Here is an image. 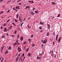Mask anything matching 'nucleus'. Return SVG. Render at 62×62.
Returning a JSON list of instances; mask_svg holds the SVG:
<instances>
[{
    "mask_svg": "<svg viewBox=\"0 0 62 62\" xmlns=\"http://www.w3.org/2000/svg\"><path fill=\"white\" fill-rule=\"evenodd\" d=\"M8 50H11L12 49V48H11V46H10L8 48Z\"/></svg>",
    "mask_w": 62,
    "mask_h": 62,
    "instance_id": "obj_15",
    "label": "nucleus"
},
{
    "mask_svg": "<svg viewBox=\"0 0 62 62\" xmlns=\"http://www.w3.org/2000/svg\"><path fill=\"white\" fill-rule=\"evenodd\" d=\"M3 1V0H0V1L1 2H2Z\"/></svg>",
    "mask_w": 62,
    "mask_h": 62,
    "instance_id": "obj_61",
    "label": "nucleus"
},
{
    "mask_svg": "<svg viewBox=\"0 0 62 62\" xmlns=\"http://www.w3.org/2000/svg\"><path fill=\"white\" fill-rule=\"evenodd\" d=\"M39 29H42V27L41 26L39 27Z\"/></svg>",
    "mask_w": 62,
    "mask_h": 62,
    "instance_id": "obj_26",
    "label": "nucleus"
},
{
    "mask_svg": "<svg viewBox=\"0 0 62 62\" xmlns=\"http://www.w3.org/2000/svg\"><path fill=\"white\" fill-rule=\"evenodd\" d=\"M41 58V57L40 56L39 57V56H37L36 59H40V60Z\"/></svg>",
    "mask_w": 62,
    "mask_h": 62,
    "instance_id": "obj_11",
    "label": "nucleus"
},
{
    "mask_svg": "<svg viewBox=\"0 0 62 62\" xmlns=\"http://www.w3.org/2000/svg\"><path fill=\"white\" fill-rule=\"evenodd\" d=\"M47 34L46 35V36H49L50 35L49 34V32L47 33Z\"/></svg>",
    "mask_w": 62,
    "mask_h": 62,
    "instance_id": "obj_27",
    "label": "nucleus"
},
{
    "mask_svg": "<svg viewBox=\"0 0 62 62\" xmlns=\"http://www.w3.org/2000/svg\"><path fill=\"white\" fill-rule=\"evenodd\" d=\"M28 40L29 42H30V41H31V39H28Z\"/></svg>",
    "mask_w": 62,
    "mask_h": 62,
    "instance_id": "obj_35",
    "label": "nucleus"
},
{
    "mask_svg": "<svg viewBox=\"0 0 62 62\" xmlns=\"http://www.w3.org/2000/svg\"><path fill=\"white\" fill-rule=\"evenodd\" d=\"M16 18H18L19 17V15L18 14H17L16 15Z\"/></svg>",
    "mask_w": 62,
    "mask_h": 62,
    "instance_id": "obj_30",
    "label": "nucleus"
},
{
    "mask_svg": "<svg viewBox=\"0 0 62 62\" xmlns=\"http://www.w3.org/2000/svg\"><path fill=\"white\" fill-rule=\"evenodd\" d=\"M16 43H19V39H17L16 40Z\"/></svg>",
    "mask_w": 62,
    "mask_h": 62,
    "instance_id": "obj_10",
    "label": "nucleus"
},
{
    "mask_svg": "<svg viewBox=\"0 0 62 62\" xmlns=\"http://www.w3.org/2000/svg\"><path fill=\"white\" fill-rule=\"evenodd\" d=\"M28 28H29L30 27V26H29V25H28Z\"/></svg>",
    "mask_w": 62,
    "mask_h": 62,
    "instance_id": "obj_53",
    "label": "nucleus"
},
{
    "mask_svg": "<svg viewBox=\"0 0 62 62\" xmlns=\"http://www.w3.org/2000/svg\"><path fill=\"white\" fill-rule=\"evenodd\" d=\"M40 24H42V25L44 24V23L42 22H41V21H40Z\"/></svg>",
    "mask_w": 62,
    "mask_h": 62,
    "instance_id": "obj_20",
    "label": "nucleus"
},
{
    "mask_svg": "<svg viewBox=\"0 0 62 62\" xmlns=\"http://www.w3.org/2000/svg\"><path fill=\"white\" fill-rule=\"evenodd\" d=\"M16 44H17V45H19V43H17L15 42L14 43L13 45V46L14 47H15V46Z\"/></svg>",
    "mask_w": 62,
    "mask_h": 62,
    "instance_id": "obj_3",
    "label": "nucleus"
},
{
    "mask_svg": "<svg viewBox=\"0 0 62 62\" xmlns=\"http://www.w3.org/2000/svg\"><path fill=\"white\" fill-rule=\"evenodd\" d=\"M36 46V45H35V44H33L31 46L32 47H35Z\"/></svg>",
    "mask_w": 62,
    "mask_h": 62,
    "instance_id": "obj_19",
    "label": "nucleus"
},
{
    "mask_svg": "<svg viewBox=\"0 0 62 62\" xmlns=\"http://www.w3.org/2000/svg\"><path fill=\"white\" fill-rule=\"evenodd\" d=\"M4 32H7V27H6L4 29Z\"/></svg>",
    "mask_w": 62,
    "mask_h": 62,
    "instance_id": "obj_6",
    "label": "nucleus"
},
{
    "mask_svg": "<svg viewBox=\"0 0 62 62\" xmlns=\"http://www.w3.org/2000/svg\"><path fill=\"white\" fill-rule=\"evenodd\" d=\"M6 35L7 36H8L9 35L8 34V33H6Z\"/></svg>",
    "mask_w": 62,
    "mask_h": 62,
    "instance_id": "obj_50",
    "label": "nucleus"
},
{
    "mask_svg": "<svg viewBox=\"0 0 62 62\" xmlns=\"http://www.w3.org/2000/svg\"><path fill=\"white\" fill-rule=\"evenodd\" d=\"M19 21H20V22H22V21H23V20L22 19H21V18L20 16H19Z\"/></svg>",
    "mask_w": 62,
    "mask_h": 62,
    "instance_id": "obj_12",
    "label": "nucleus"
},
{
    "mask_svg": "<svg viewBox=\"0 0 62 62\" xmlns=\"http://www.w3.org/2000/svg\"><path fill=\"white\" fill-rule=\"evenodd\" d=\"M18 51L19 53H20V52H21L22 51V50L21 49V48L20 47H18Z\"/></svg>",
    "mask_w": 62,
    "mask_h": 62,
    "instance_id": "obj_1",
    "label": "nucleus"
},
{
    "mask_svg": "<svg viewBox=\"0 0 62 62\" xmlns=\"http://www.w3.org/2000/svg\"><path fill=\"white\" fill-rule=\"evenodd\" d=\"M11 37H14V35H11Z\"/></svg>",
    "mask_w": 62,
    "mask_h": 62,
    "instance_id": "obj_48",
    "label": "nucleus"
},
{
    "mask_svg": "<svg viewBox=\"0 0 62 62\" xmlns=\"http://www.w3.org/2000/svg\"><path fill=\"white\" fill-rule=\"evenodd\" d=\"M51 3L52 5H55V4H55V2H52Z\"/></svg>",
    "mask_w": 62,
    "mask_h": 62,
    "instance_id": "obj_28",
    "label": "nucleus"
},
{
    "mask_svg": "<svg viewBox=\"0 0 62 62\" xmlns=\"http://www.w3.org/2000/svg\"><path fill=\"white\" fill-rule=\"evenodd\" d=\"M13 10H15V7H14L13 8Z\"/></svg>",
    "mask_w": 62,
    "mask_h": 62,
    "instance_id": "obj_56",
    "label": "nucleus"
},
{
    "mask_svg": "<svg viewBox=\"0 0 62 62\" xmlns=\"http://www.w3.org/2000/svg\"><path fill=\"white\" fill-rule=\"evenodd\" d=\"M10 11V10L9 9H8V11H7L6 12H9V11Z\"/></svg>",
    "mask_w": 62,
    "mask_h": 62,
    "instance_id": "obj_38",
    "label": "nucleus"
},
{
    "mask_svg": "<svg viewBox=\"0 0 62 62\" xmlns=\"http://www.w3.org/2000/svg\"><path fill=\"white\" fill-rule=\"evenodd\" d=\"M30 12L31 13V15H34L35 14V13H34V12L33 11H31Z\"/></svg>",
    "mask_w": 62,
    "mask_h": 62,
    "instance_id": "obj_9",
    "label": "nucleus"
},
{
    "mask_svg": "<svg viewBox=\"0 0 62 62\" xmlns=\"http://www.w3.org/2000/svg\"><path fill=\"white\" fill-rule=\"evenodd\" d=\"M60 14H59L57 16L58 17H59V16H60Z\"/></svg>",
    "mask_w": 62,
    "mask_h": 62,
    "instance_id": "obj_37",
    "label": "nucleus"
},
{
    "mask_svg": "<svg viewBox=\"0 0 62 62\" xmlns=\"http://www.w3.org/2000/svg\"><path fill=\"white\" fill-rule=\"evenodd\" d=\"M17 30H16L15 32V34H16V33H17Z\"/></svg>",
    "mask_w": 62,
    "mask_h": 62,
    "instance_id": "obj_42",
    "label": "nucleus"
},
{
    "mask_svg": "<svg viewBox=\"0 0 62 62\" xmlns=\"http://www.w3.org/2000/svg\"><path fill=\"white\" fill-rule=\"evenodd\" d=\"M0 12L1 13V14H2V13H3L4 12L2 11L1 12Z\"/></svg>",
    "mask_w": 62,
    "mask_h": 62,
    "instance_id": "obj_57",
    "label": "nucleus"
},
{
    "mask_svg": "<svg viewBox=\"0 0 62 62\" xmlns=\"http://www.w3.org/2000/svg\"><path fill=\"white\" fill-rule=\"evenodd\" d=\"M31 11H33V7H31Z\"/></svg>",
    "mask_w": 62,
    "mask_h": 62,
    "instance_id": "obj_21",
    "label": "nucleus"
},
{
    "mask_svg": "<svg viewBox=\"0 0 62 62\" xmlns=\"http://www.w3.org/2000/svg\"><path fill=\"white\" fill-rule=\"evenodd\" d=\"M4 47L3 46L2 47H1V50H3V49H4Z\"/></svg>",
    "mask_w": 62,
    "mask_h": 62,
    "instance_id": "obj_34",
    "label": "nucleus"
},
{
    "mask_svg": "<svg viewBox=\"0 0 62 62\" xmlns=\"http://www.w3.org/2000/svg\"><path fill=\"white\" fill-rule=\"evenodd\" d=\"M20 37V35L19 34H17V39H18Z\"/></svg>",
    "mask_w": 62,
    "mask_h": 62,
    "instance_id": "obj_24",
    "label": "nucleus"
},
{
    "mask_svg": "<svg viewBox=\"0 0 62 62\" xmlns=\"http://www.w3.org/2000/svg\"><path fill=\"white\" fill-rule=\"evenodd\" d=\"M24 44H26V41H25L23 42Z\"/></svg>",
    "mask_w": 62,
    "mask_h": 62,
    "instance_id": "obj_33",
    "label": "nucleus"
},
{
    "mask_svg": "<svg viewBox=\"0 0 62 62\" xmlns=\"http://www.w3.org/2000/svg\"><path fill=\"white\" fill-rule=\"evenodd\" d=\"M2 57H0V60H1V59H2Z\"/></svg>",
    "mask_w": 62,
    "mask_h": 62,
    "instance_id": "obj_59",
    "label": "nucleus"
},
{
    "mask_svg": "<svg viewBox=\"0 0 62 62\" xmlns=\"http://www.w3.org/2000/svg\"><path fill=\"white\" fill-rule=\"evenodd\" d=\"M25 51L26 52H28L29 51V48H26V50H25Z\"/></svg>",
    "mask_w": 62,
    "mask_h": 62,
    "instance_id": "obj_17",
    "label": "nucleus"
},
{
    "mask_svg": "<svg viewBox=\"0 0 62 62\" xmlns=\"http://www.w3.org/2000/svg\"><path fill=\"white\" fill-rule=\"evenodd\" d=\"M16 9H20V8L19 6H16L15 8Z\"/></svg>",
    "mask_w": 62,
    "mask_h": 62,
    "instance_id": "obj_13",
    "label": "nucleus"
},
{
    "mask_svg": "<svg viewBox=\"0 0 62 62\" xmlns=\"http://www.w3.org/2000/svg\"><path fill=\"white\" fill-rule=\"evenodd\" d=\"M28 2H30V3H31L32 2V1H29V0L28 1Z\"/></svg>",
    "mask_w": 62,
    "mask_h": 62,
    "instance_id": "obj_62",
    "label": "nucleus"
},
{
    "mask_svg": "<svg viewBox=\"0 0 62 62\" xmlns=\"http://www.w3.org/2000/svg\"><path fill=\"white\" fill-rule=\"evenodd\" d=\"M47 26L49 30H50V25L49 24H47Z\"/></svg>",
    "mask_w": 62,
    "mask_h": 62,
    "instance_id": "obj_2",
    "label": "nucleus"
},
{
    "mask_svg": "<svg viewBox=\"0 0 62 62\" xmlns=\"http://www.w3.org/2000/svg\"><path fill=\"white\" fill-rule=\"evenodd\" d=\"M20 54L21 53H19L18 54V56H20Z\"/></svg>",
    "mask_w": 62,
    "mask_h": 62,
    "instance_id": "obj_46",
    "label": "nucleus"
},
{
    "mask_svg": "<svg viewBox=\"0 0 62 62\" xmlns=\"http://www.w3.org/2000/svg\"><path fill=\"white\" fill-rule=\"evenodd\" d=\"M58 34H57L56 36V41H57L58 39Z\"/></svg>",
    "mask_w": 62,
    "mask_h": 62,
    "instance_id": "obj_8",
    "label": "nucleus"
},
{
    "mask_svg": "<svg viewBox=\"0 0 62 62\" xmlns=\"http://www.w3.org/2000/svg\"><path fill=\"white\" fill-rule=\"evenodd\" d=\"M39 32H40L41 33V32H43V30L40 31Z\"/></svg>",
    "mask_w": 62,
    "mask_h": 62,
    "instance_id": "obj_49",
    "label": "nucleus"
},
{
    "mask_svg": "<svg viewBox=\"0 0 62 62\" xmlns=\"http://www.w3.org/2000/svg\"><path fill=\"white\" fill-rule=\"evenodd\" d=\"M43 43V44H45V40H43V41L42 42Z\"/></svg>",
    "mask_w": 62,
    "mask_h": 62,
    "instance_id": "obj_32",
    "label": "nucleus"
},
{
    "mask_svg": "<svg viewBox=\"0 0 62 62\" xmlns=\"http://www.w3.org/2000/svg\"><path fill=\"white\" fill-rule=\"evenodd\" d=\"M6 23H5L3 25V26H6Z\"/></svg>",
    "mask_w": 62,
    "mask_h": 62,
    "instance_id": "obj_39",
    "label": "nucleus"
},
{
    "mask_svg": "<svg viewBox=\"0 0 62 62\" xmlns=\"http://www.w3.org/2000/svg\"><path fill=\"white\" fill-rule=\"evenodd\" d=\"M29 8V6H27L25 7V8H24V9H28Z\"/></svg>",
    "mask_w": 62,
    "mask_h": 62,
    "instance_id": "obj_7",
    "label": "nucleus"
},
{
    "mask_svg": "<svg viewBox=\"0 0 62 62\" xmlns=\"http://www.w3.org/2000/svg\"><path fill=\"white\" fill-rule=\"evenodd\" d=\"M5 38V36L4 35H2L1 37L2 39H3V38Z\"/></svg>",
    "mask_w": 62,
    "mask_h": 62,
    "instance_id": "obj_25",
    "label": "nucleus"
},
{
    "mask_svg": "<svg viewBox=\"0 0 62 62\" xmlns=\"http://www.w3.org/2000/svg\"><path fill=\"white\" fill-rule=\"evenodd\" d=\"M25 57H24L23 58V61H24V59H25Z\"/></svg>",
    "mask_w": 62,
    "mask_h": 62,
    "instance_id": "obj_60",
    "label": "nucleus"
},
{
    "mask_svg": "<svg viewBox=\"0 0 62 62\" xmlns=\"http://www.w3.org/2000/svg\"><path fill=\"white\" fill-rule=\"evenodd\" d=\"M20 39L21 41H23V36H21V37L20 38Z\"/></svg>",
    "mask_w": 62,
    "mask_h": 62,
    "instance_id": "obj_4",
    "label": "nucleus"
},
{
    "mask_svg": "<svg viewBox=\"0 0 62 62\" xmlns=\"http://www.w3.org/2000/svg\"><path fill=\"white\" fill-rule=\"evenodd\" d=\"M33 35H31V38H33Z\"/></svg>",
    "mask_w": 62,
    "mask_h": 62,
    "instance_id": "obj_47",
    "label": "nucleus"
},
{
    "mask_svg": "<svg viewBox=\"0 0 62 62\" xmlns=\"http://www.w3.org/2000/svg\"><path fill=\"white\" fill-rule=\"evenodd\" d=\"M10 21V20H8L7 22H6V23H8V22H9Z\"/></svg>",
    "mask_w": 62,
    "mask_h": 62,
    "instance_id": "obj_52",
    "label": "nucleus"
},
{
    "mask_svg": "<svg viewBox=\"0 0 62 62\" xmlns=\"http://www.w3.org/2000/svg\"><path fill=\"white\" fill-rule=\"evenodd\" d=\"M5 54H7L8 53V50H7L4 52Z\"/></svg>",
    "mask_w": 62,
    "mask_h": 62,
    "instance_id": "obj_5",
    "label": "nucleus"
},
{
    "mask_svg": "<svg viewBox=\"0 0 62 62\" xmlns=\"http://www.w3.org/2000/svg\"><path fill=\"white\" fill-rule=\"evenodd\" d=\"M47 41V40L46 39V41H45V43H46V42Z\"/></svg>",
    "mask_w": 62,
    "mask_h": 62,
    "instance_id": "obj_58",
    "label": "nucleus"
},
{
    "mask_svg": "<svg viewBox=\"0 0 62 62\" xmlns=\"http://www.w3.org/2000/svg\"><path fill=\"white\" fill-rule=\"evenodd\" d=\"M22 1V0H19L18 1H17V2H18V3H19L20 1Z\"/></svg>",
    "mask_w": 62,
    "mask_h": 62,
    "instance_id": "obj_36",
    "label": "nucleus"
},
{
    "mask_svg": "<svg viewBox=\"0 0 62 62\" xmlns=\"http://www.w3.org/2000/svg\"><path fill=\"white\" fill-rule=\"evenodd\" d=\"M53 35L54 36H55V33L54 32L53 33Z\"/></svg>",
    "mask_w": 62,
    "mask_h": 62,
    "instance_id": "obj_40",
    "label": "nucleus"
},
{
    "mask_svg": "<svg viewBox=\"0 0 62 62\" xmlns=\"http://www.w3.org/2000/svg\"><path fill=\"white\" fill-rule=\"evenodd\" d=\"M19 57H18L16 58V62L18 61V59H19Z\"/></svg>",
    "mask_w": 62,
    "mask_h": 62,
    "instance_id": "obj_16",
    "label": "nucleus"
},
{
    "mask_svg": "<svg viewBox=\"0 0 62 62\" xmlns=\"http://www.w3.org/2000/svg\"><path fill=\"white\" fill-rule=\"evenodd\" d=\"M35 12L36 14H38L39 13V11L37 10L35 11Z\"/></svg>",
    "mask_w": 62,
    "mask_h": 62,
    "instance_id": "obj_18",
    "label": "nucleus"
},
{
    "mask_svg": "<svg viewBox=\"0 0 62 62\" xmlns=\"http://www.w3.org/2000/svg\"><path fill=\"white\" fill-rule=\"evenodd\" d=\"M3 27L2 26L1 27V29H3Z\"/></svg>",
    "mask_w": 62,
    "mask_h": 62,
    "instance_id": "obj_63",
    "label": "nucleus"
},
{
    "mask_svg": "<svg viewBox=\"0 0 62 62\" xmlns=\"http://www.w3.org/2000/svg\"><path fill=\"white\" fill-rule=\"evenodd\" d=\"M51 56H52V57H53V56H54V55H53V54H51Z\"/></svg>",
    "mask_w": 62,
    "mask_h": 62,
    "instance_id": "obj_51",
    "label": "nucleus"
},
{
    "mask_svg": "<svg viewBox=\"0 0 62 62\" xmlns=\"http://www.w3.org/2000/svg\"><path fill=\"white\" fill-rule=\"evenodd\" d=\"M15 22H16H16H18V20H17V19H15Z\"/></svg>",
    "mask_w": 62,
    "mask_h": 62,
    "instance_id": "obj_29",
    "label": "nucleus"
},
{
    "mask_svg": "<svg viewBox=\"0 0 62 62\" xmlns=\"http://www.w3.org/2000/svg\"><path fill=\"white\" fill-rule=\"evenodd\" d=\"M22 3H19V4H18V5H22Z\"/></svg>",
    "mask_w": 62,
    "mask_h": 62,
    "instance_id": "obj_41",
    "label": "nucleus"
},
{
    "mask_svg": "<svg viewBox=\"0 0 62 62\" xmlns=\"http://www.w3.org/2000/svg\"><path fill=\"white\" fill-rule=\"evenodd\" d=\"M12 25H11V26L10 27H9L8 28V29H9L10 30H11V28H12Z\"/></svg>",
    "mask_w": 62,
    "mask_h": 62,
    "instance_id": "obj_14",
    "label": "nucleus"
},
{
    "mask_svg": "<svg viewBox=\"0 0 62 62\" xmlns=\"http://www.w3.org/2000/svg\"><path fill=\"white\" fill-rule=\"evenodd\" d=\"M22 56L23 57H24V54H22Z\"/></svg>",
    "mask_w": 62,
    "mask_h": 62,
    "instance_id": "obj_45",
    "label": "nucleus"
},
{
    "mask_svg": "<svg viewBox=\"0 0 62 62\" xmlns=\"http://www.w3.org/2000/svg\"><path fill=\"white\" fill-rule=\"evenodd\" d=\"M9 30H9V29H7V31H9Z\"/></svg>",
    "mask_w": 62,
    "mask_h": 62,
    "instance_id": "obj_55",
    "label": "nucleus"
},
{
    "mask_svg": "<svg viewBox=\"0 0 62 62\" xmlns=\"http://www.w3.org/2000/svg\"><path fill=\"white\" fill-rule=\"evenodd\" d=\"M61 38H59L58 39V40H59V42H58V43H59L60 42V40H61Z\"/></svg>",
    "mask_w": 62,
    "mask_h": 62,
    "instance_id": "obj_22",
    "label": "nucleus"
},
{
    "mask_svg": "<svg viewBox=\"0 0 62 62\" xmlns=\"http://www.w3.org/2000/svg\"><path fill=\"white\" fill-rule=\"evenodd\" d=\"M12 24H13V25H15V23L13 22L12 23Z\"/></svg>",
    "mask_w": 62,
    "mask_h": 62,
    "instance_id": "obj_44",
    "label": "nucleus"
},
{
    "mask_svg": "<svg viewBox=\"0 0 62 62\" xmlns=\"http://www.w3.org/2000/svg\"><path fill=\"white\" fill-rule=\"evenodd\" d=\"M27 55H28V56H31V54H30V53H28Z\"/></svg>",
    "mask_w": 62,
    "mask_h": 62,
    "instance_id": "obj_23",
    "label": "nucleus"
},
{
    "mask_svg": "<svg viewBox=\"0 0 62 62\" xmlns=\"http://www.w3.org/2000/svg\"><path fill=\"white\" fill-rule=\"evenodd\" d=\"M23 25V24H21V27H22V25Z\"/></svg>",
    "mask_w": 62,
    "mask_h": 62,
    "instance_id": "obj_64",
    "label": "nucleus"
},
{
    "mask_svg": "<svg viewBox=\"0 0 62 62\" xmlns=\"http://www.w3.org/2000/svg\"><path fill=\"white\" fill-rule=\"evenodd\" d=\"M51 52H52V50H50V52L49 53L50 54H51Z\"/></svg>",
    "mask_w": 62,
    "mask_h": 62,
    "instance_id": "obj_43",
    "label": "nucleus"
},
{
    "mask_svg": "<svg viewBox=\"0 0 62 62\" xmlns=\"http://www.w3.org/2000/svg\"><path fill=\"white\" fill-rule=\"evenodd\" d=\"M3 60H4V58H3L2 59H1V61H0V62H3Z\"/></svg>",
    "mask_w": 62,
    "mask_h": 62,
    "instance_id": "obj_31",
    "label": "nucleus"
},
{
    "mask_svg": "<svg viewBox=\"0 0 62 62\" xmlns=\"http://www.w3.org/2000/svg\"><path fill=\"white\" fill-rule=\"evenodd\" d=\"M42 54V53L41 54H39V56H40V55H41Z\"/></svg>",
    "mask_w": 62,
    "mask_h": 62,
    "instance_id": "obj_54",
    "label": "nucleus"
}]
</instances>
